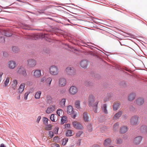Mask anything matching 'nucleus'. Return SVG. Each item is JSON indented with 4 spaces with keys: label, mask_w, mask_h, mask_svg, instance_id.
Masks as SVG:
<instances>
[{
    "label": "nucleus",
    "mask_w": 147,
    "mask_h": 147,
    "mask_svg": "<svg viewBox=\"0 0 147 147\" xmlns=\"http://www.w3.org/2000/svg\"><path fill=\"white\" fill-rule=\"evenodd\" d=\"M88 101V104L89 106L92 107L94 112L96 113L98 101L97 100L95 101V97L92 94L89 95Z\"/></svg>",
    "instance_id": "1"
},
{
    "label": "nucleus",
    "mask_w": 147,
    "mask_h": 147,
    "mask_svg": "<svg viewBox=\"0 0 147 147\" xmlns=\"http://www.w3.org/2000/svg\"><path fill=\"white\" fill-rule=\"evenodd\" d=\"M16 72L20 75H22L24 77H27V76L26 70L23 66H20L18 67L16 69Z\"/></svg>",
    "instance_id": "2"
},
{
    "label": "nucleus",
    "mask_w": 147,
    "mask_h": 147,
    "mask_svg": "<svg viewBox=\"0 0 147 147\" xmlns=\"http://www.w3.org/2000/svg\"><path fill=\"white\" fill-rule=\"evenodd\" d=\"M49 73L52 75H57L59 73V69L57 66L55 65L50 66L49 68Z\"/></svg>",
    "instance_id": "3"
},
{
    "label": "nucleus",
    "mask_w": 147,
    "mask_h": 147,
    "mask_svg": "<svg viewBox=\"0 0 147 147\" xmlns=\"http://www.w3.org/2000/svg\"><path fill=\"white\" fill-rule=\"evenodd\" d=\"M138 117L137 116H134L132 117L130 120V124L132 125H136L138 123Z\"/></svg>",
    "instance_id": "4"
},
{
    "label": "nucleus",
    "mask_w": 147,
    "mask_h": 147,
    "mask_svg": "<svg viewBox=\"0 0 147 147\" xmlns=\"http://www.w3.org/2000/svg\"><path fill=\"white\" fill-rule=\"evenodd\" d=\"M72 125L73 127L76 129L82 130L84 129V127L80 122L74 121L72 123Z\"/></svg>",
    "instance_id": "5"
},
{
    "label": "nucleus",
    "mask_w": 147,
    "mask_h": 147,
    "mask_svg": "<svg viewBox=\"0 0 147 147\" xmlns=\"http://www.w3.org/2000/svg\"><path fill=\"white\" fill-rule=\"evenodd\" d=\"M27 65L30 67H35L36 64V61L33 59H29L27 61Z\"/></svg>",
    "instance_id": "6"
},
{
    "label": "nucleus",
    "mask_w": 147,
    "mask_h": 147,
    "mask_svg": "<svg viewBox=\"0 0 147 147\" xmlns=\"http://www.w3.org/2000/svg\"><path fill=\"white\" fill-rule=\"evenodd\" d=\"M17 65L15 61L13 60H10L7 63V66L10 69H14L16 66Z\"/></svg>",
    "instance_id": "7"
},
{
    "label": "nucleus",
    "mask_w": 147,
    "mask_h": 147,
    "mask_svg": "<svg viewBox=\"0 0 147 147\" xmlns=\"http://www.w3.org/2000/svg\"><path fill=\"white\" fill-rule=\"evenodd\" d=\"M144 98L142 97H139L136 99L134 102L138 106H141L143 105L144 103Z\"/></svg>",
    "instance_id": "8"
},
{
    "label": "nucleus",
    "mask_w": 147,
    "mask_h": 147,
    "mask_svg": "<svg viewBox=\"0 0 147 147\" xmlns=\"http://www.w3.org/2000/svg\"><path fill=\"white\" fill-rule=\"evenodd\" d=\"M65 71L67 74L70 75H74L75 74V71L73 67H67Z\"/></svg>",
    "instance_id": "9"
},
{
    "label": "nucleus",
    "mask_w": 147,
    "mask_h": 147,
    "mask_svg": "<svg viewBox=\"0 0 147 147\" xmlns=\"http://www.w3.org/2000/svg\"><path fill=\"white\" fill-rule=\"evenodd\" d=\"M33 76L36 78H38L41 76V71L40 69H36L33 71Z\"/></svg>",
    "instance_id": "10"
},
{
    "label": "nucleus",
    "mask_w": 147,
    "mask_h": 147,
    "mask_svg": "<svg viewBox=\"0 0 147 147\" xmlns=\"http://www.w3.org/2000/svg\"><path fill=\"white\" fill-rule=\"evenodd\" d=\"M77 88L74 86H71L69 90V93L71 95L76 94L77 92Z\"/></svg>",
    "instance_id": "11"
},
{
    "label": "nucleus",
    "mask_w": 147,
    "mask_h": 147,
    "mask_svg": "<svg viewBox=\"0 0 147 147\" xmlns=\"http://www.w3.org/2000/svg\"><path fill=\"white\" fill-rule=\"evenodd\" d=\"M66 83V79L64 78H61L59 80V85L60 86L63 87L65 85Z\"/></svg>",
    "instance_id": "12"
},
{
    "label": "nucleus",
    "mask_w": 147,
    "mask_h": 147,
    "mask_svg": "<svg viewBox=\"0 0 147 147\" xmlns=\"http://www.w3.org/2000/svg\"><path fill=\"white\" fill-rule=\"evenodd\" d=\"M142 138L141 136H138L136 137L134 140V143L135 144H140L142 140Z\"/></svg>",
    "instance_id": "13"
},
{
    "label": "nucleus",
    "mask_w": 147,
    "mask_h": 147,
    "mask_svg": "<svg viewBox=\"0 0 147 147\" xmlns=\"http://www.w3.org/2000/svg\"><path fill=\"white\" fill-rule=\"evenodd\" d=\"M55 108V105L50 106L47 108L46 111V112L47 113H50L54 111Z\"/></svg>",
    "instance_id": "14"
},
{
    "label": "nucleus",
    "mask_w": 147,
    "mask_h": 147,
    "mask_svg": "<svg viewBox=\"0 0 147 147\" xmlns=\"http://www.w3.org/2000/svg\"><path fill=\"white\" fill-rule=\"evenodd\" d=\"M88 63L89 62L87 61L83 60L80 62V65L82 68H85L87 67Z\"/></svg>",
    "instance_id": "15"
},
{
    "label": "nucleus",
    "mask_w": 147,
    "mask_h": 147,
    "mask_svg": "<svg viewBox=\"0 0 147 147\" xmlns=\"http://www.w3.org/2000/svg\"><path fill=\"white\" fill-rule=\"evenodd\" d=\"M74 109L71 105H69L67 107V112L69 115H72L74 114Z\"/></svg>",
    "instance_id": "16"
},
{
    "label": "nucleus",
    "mask_w": 147,
    "mask_h": 147,
    "mask_svg": "<svg viewBox=\"0 0 147 147\" xmlns=\"http://www.w3.org/2000/svg\"><path fill=\"white\" fill-rule=\"evenodd\" d=\"M136 95L134 93H131L129 94L128 97V100L129 101H132L135 98Z\"/></svg>",
    "instance_id": "17"
},
{
    "label": "nucleus",
    "mask_w": 147,
    "mask_h": 147,
    "mask_svg": "<svg viewBox=\"0 0 147 147\" xmlns=\"http://www.w3.org/2000/svg\"><path fill=\"white\" fill-rule=\"evenodd\" d=\"M120 105V103L119 102H115L113 103V109L114 111L117 110Z\"/></svg>",
    "instance_id": "18"
},
{
    "label": "nucleus",
    "mask_w": 147,
    "mask_h": 147,
    "mask_svg": "<svg viewBox=\"0 0 147 147\" xmlns=\"http://www.w3.org/2000/svg\"><path fill=\"white\" fill-rule=\"evenodd\" d=\"M128 128L125 126H122L120 129V131L121 134L125 133L128 130Z\"/></svg>",
    "instance_id": "19"
},
{
    "label": "nucleus",
    "mask_w": 147,
    "mask_h": 147,
    "mask_svg": "<svg viewBox=\"0 0 147 147\" xmlns=\"http://www.w3.org/2000/svg\"><path fill=\"white\" fill-rule=\"evenodd\" d=\"M17 80H13L11 83V86L12 88L14 90L17 87Z\"/></svg>",
    "instance_id": "20"
},
{
    "label": "nucleus",
    "mask_w": 147,
    "mask_h": 147,
    "mask_svg": "<svg viewBox=\"0 0 147 147\" xmlns=\"http://www.w3.org/2000/svg\"><path fill=\"white\" fill-rule=\"evenodd\" d=\"M83 119L85 122H88L89 121L88 114L86 112H84L83 113Z\"/></svg>",
    "instance_id": "21"
},
{
    "label": "nucleus",
    "mask_w": 147,
    "mask_h": 147,
    "mask_svg": "<svg viewBox=\"0 0 147 147\" xmlns=\"http://www.w3.org/2000/svg\"><path fill=\"white\" fill-rule=\"evenodd\" d=\"M111 94H108L106 95L104 98L103 100L104 102H106L107 101H109L111 100Z\"/></svg>",
    "instance_id": "22"
},
{
    "label": "nucleus",
    "mask_w": 147,
    "mask_h": 147,
    "mask_svg": "<svg viewBox=\"0 0 147 147\" xmlns=\"http://www.w3.org/2000/svg\"><path fill=\"white\" fill-rule=\"evenodd\" d=\"M75 107L78 109H81L80 107V101L79 100H76L74 103Z\"/></svg>",
    "instance_id": "23"
},
{
    "label": "nucleus",
    "mask_w": 147,
    "mask_h": 147,
    "mask_svg": "<svg viewBox=\"0 0 147 147\" xmlns=\"http://www.w3.org/2000/svg\"><path fill=\"white\" fill-rule=\"evenodd\" d=\"M140 130L142 132L147 133V127L145 125H143L140 127Z\"/></svg>",
    "instance_id": "24"
},
{
    "label": "nucleus",
    "mask_w": 147,
    "mask_h": 147,
    "mask_svg": "<svg viewBox=\"0 0 147 147\" xmlns=\"http://www.w3.org/2000/svg\"><path fill=\"white\" fill-rule=\"evenodd\" d=\"M122 114V112L121 111H119L115 114L113 119H117L119 118Z\"/></svg>",
    "instance_id": "25"
},
{
    "label": "nucleus",
    "mask_w": 147,
    "mask_h": 147,
    "mask_svg": "<svg viewBox=\"0 0 147 147\" xmlns=\"http://www.w3.org/2000/svg\"><path fill=\"white\" fill-rule=\"evenodd\" d=\"M52 80V78L51 77L48 78L46 80V83L47 86L50 87V86L51 82Z\"/></svg>",
    "instance_id": "26"
},
{
    "label": "nucleus",
    "mask_w": 147,
    "mask_h": 147,
    "mask_svg": "<svg viewBox=\"0 0 147 147\" xmlns=\"http://www.w3.org/2000/svg\"><path fill=\"white\" fill-rule=\"evenodd\" d=\"M25 86V84L24 83L22 84L19 88L18 90L20 93H21L24 90Z\"/></svg>",
    "instance_id": "27"
},
{
    "label": "nucleus",
    "mask_w": 147,
    "mask_h": 147,
    "mask_svg": "<svg viewBox=\"0 0 147 147\" xmlns=\"http://www.w3.org/2000/svg\"><path fill=\"white\" fill-rule=\"evenodd\" d=\"M25 38L26 39L36 40L37 38V37L36 36L33 35H28L26 36Z\"/></svg>",
    "instance_id": "28"
},
{
    "label": "nucleus",
    "mask_w": 147,
    "mask_h": 147,
    "mask_svg": "<svg viewBox=\"0 0 147 147\" xmlns=\"http://www.w3.org/2000/svg\"><path fill=\"white\" fill-rule=\"evenodd\" d=\"M65 102L66 99L65 98H63L59 102V105L61 107H63L65 106Z\"/></svg>",
    "instance_id": "29"
},
{
    "label": "nucleus",
    "mask_w": 147,
    "mask_h": 147,
    "mask_svg": "<svg viewBox=\"0 0 147 147\" xmlns=\"http://www.w3.org/2000/svg\"><path fill=\"white\" fill-rule=\"evenodd\" d=\"M111 142V139L109 138L107 139L104 141L103 144L105 146H107L110 144Z\"/></svg>",
    "instance_id": "30"
},
{
    "label": "nucleus",
    "mask_w": 147,
    "mask_h": 147,
    "mask_svg": "<svg viewBox=\"0 0 147 147\" xmlns=\"http://www.w3.org/2000/svg\"><path fill=\"white\" fill-rule=\"evenodd\" d=\"M45 100L47 103H50L52 102V98L51 96L48 95L46 97Z\"/></svg>",
    "instance_id": "31"
},
{
    "label": "nucleus",
    "mask_w": 147,
    "mask_h": 147,
    "mask_svg": "<svg viewBox=\"0 0 147 147\" xmlns=\"http://www.w3.org/2000/svg\"><path fill=\"white\" fill-rule=\"evenodd\" d=\"M41 94V92L40 91H37L35 95V97L36 99H38L40 98Z\"/></svg>",
    "instance_id": "32"
},
{
    "label": "nucleus",
    "mask_w": 147,
    "mask_h": 147,
    "mask_svg": "<svg viewBox=\"0 0 147 147\" xmlns=\"http://www.w3.org/2000/svg\"><path fill=\"white\" fill-rule=\"evenodd\" d=\"M73 135L72 130H68L67 131L66 133V135L67 136H71Z\"/></svg>",
    "instance_id": "33"
},
{
    "label": "nucleus",
    "mask_w": 147,
    "mask_h": 147,
    "mask_svg": "<svg viewBox=\"0 0 147 147\" xmlns=\"http://www.w3.org/2000/svg\"><path fill=\"white\" fill-rule=\"evenodd\" d=\"M10 78L9 77H7L5 80H4V86L6 87L9 84V81Z\"/></svg>",
    "instance_id": "34"
},
{
    "label": "nucleus",
    "mask_w": 147,
    "mask_h": 147,
    "mask_svg": "<svg viewBox=\"0 0 147 147\" xmlns=\"http://www.w3.org/2000/svg\"><path fill=\"white\" fill-rule=\"evenodd\" d=\"M107 109V106L106 104H104L102 107V109L104 112L105 114H107L108 113Z\"/></svg>",
    "instance_id": "35"
},
{
    "label": "nucleus",
    "mask_w": 147,
    "mask_h": 147,
    "mask_svg": "<svg viewBox=\"0 0 147 147\" xmlns=\"http://www.w3.org/2000/svg\"><path fill=\"white\" fill-rule=\"evenodd\" d=\"M67 120V118L66 116H64L61 119V123L63 124L64 123L66 122Z\"/></svg>",
    "instance_id": "36"
},
{
    "label": "nucleus",
    "mask_w": 147,
    "mask_h": 147,
    "mask_svg": "<svg viewBox=\"0 0 147 147\" xmlns=\"http://www.w3.org/2000/svg\"><path fill=\"white\" fill-rule=\"evenodd\" d=\"M52 126L51 124L47 125L45 127V129L47 130H50L52 129Z\"/></svg>",
    "instance_id": "37"
},
{
    "label": "nucleus",
    "mask_w": 147,
    "mask_h": 147,
    "mask_svg": "<svg viewBox=\"0 0 147 147\" xmlns=\"http://www.w3.org/2000/svg\"><path fill=\"white\" fill-rule=\"evenodd\" d=\"M57 114L59 116H61V115L63 113V111L61 109L58 110L57 112Z\"/></svg>",
    "instance_id": "38"
},
{
    "label": "nucleus",
    "mask_w": 147,
    "mask_h": 147,
    "mask_svg": "<svg viewBox=\"0 0 147 147\" xmlns=\"http://www.w3.org/2000/svg\"><path fill=\"white\" fill-rule=\"evenodd\" d=\"M119 123H115L113 125V129L114 131H116L118 128L119 127Z\"/></svg>",
    "instance_id": "39"
},
{
    "label": "nucleus",
    "mask_w": 147,
    "mask_h": 147,
    "mask_svg": "<svg viewBox=\"0 0 147 147\" xmlns=\"http://www.w3.org/2000/svg\"><path fill=\"white\" fill-rule=\"evenodd\" d=\"M68 138H67L63 139L62 143V145H65L68 141Z\"/></svg>",
    "instance_id": "40"
},
{
    "label": "nucleus",
    "mask_w": 147,
    "mask_h": 147,
    "mask_svg": "<svg viewBox=\"0 0 147 147\" xmlns=\"http://www.w3.org/2000/svg\"><path fill=\"white\" fill-rule=\"evenodd\" d=\"M55 115L52 114L50 117V119L53 122H55Z\"/></svg>",
    "instance_id": "41"
},
{
    "label": "nucleus",
    "mask_w": 147,
    "mask_h": 147,
    "mask_svg": "<svg viewBox=\"0 0 147 147\" xmlns=\"http://www.w3.org/2000/svg\"><path fill=\"white\" fill-rule=\"evenodd\" d=\"M83 132L82 131H78L76 134V136L77 137H80L81 135L82 134Z\"/></svg>",
    "instance_id": "42"
},
{
    "label": "nucleus",
    "mask_w": 147,
    "mask_h": 147,
    "mask_svg": "<svg viewBox=\"0 0 147 147\" xmlns=\"http://www.w3.org/2000/svg\"><path fill=\"white\" fill-rule=\"evenodd\" d=\"M5 36H6L9 37L11 36L12 35V34L10 32L6 31L5 33Z\"/></svg>",
    "instance_id": "43"
},
{
    "label": "nucleus",
    "mask_w": 147,
    "mask_h": 147,
    "mask_svg": "<svg viewBox=\"0 0 147 147\" xmlns=\"http://www.w3.org/2000/svg\"><path fill=\"white\" fill-rule=\"evenodd\" d=\"M43 123L44 124L46 125L48 123V120L47 118L44 117L43 118Z\"/></svg>",
    "instance_id": "44"
},
{
    "label": "nucleus",
    "mask_w": 147,
    "mask_h": 147,
    "mask_svg": "<svg viewBox=\"0 0 147 147\" xmlns=\"http://www.w3.org/2000/svg\"><path fill=\"white\" fill-rule=\"evenodd\" d=\"M5 42V39L3 36L0 37V42L3 43Z\"/></svg>",
    "instance_id": "45"
},
{
    "label": "nucleus",
    "mask_w": 147,
    "mask_h": 147,
    "mask_svg": "<svg viewBox=\"0 0 147 147\" xmlns=\"http://www.w3.org/2000/svg\"><path fill=\"white\" fill-rule=\"evenodd\" d=\"M46 78L45 77H42L40 79V81L41 82L44 83L45 81H46Z\"/></svg>",
    "instance_id": "46"
},
{
    "label": "nucleus",
    "mask_w": 147,
    "mask_h": 147,
    "mask_svg": "<svg viewBox=\"0 0 147 147\" xmlns=\"http://www.w3.org/2000/svg\"><path fill=\"white\" fill-rule=\"evenodd\" d=\"M49 134L50 135V138H52L54 136L53 133L51 131H49Z\"/></svg>",
    "instance_id": "47"
},
{
    "label": "nucleus",
    "mask_w": 147,
    "mask_h": 147,
    "mask_svg": "<svg viewBox=\"0 0 147 147\" xmlns=\"http://www.w3.org/2000/svg\"><path fill=\"white\" fill-rule=\"evenodd\" d=\"M123 142V140L121 139H118L117 140V144H121Z\"/></svg>",
    "instance_id": "48"
},
{
    "label": "nucleus",
    "mask_w": 147,
    "mask_h": 147,
    "mask_svg": "<svg viewBox=\"0 0 147 147\" xmlns=\"http://www.w3.org/2000/svg\"><path fill=\"white\" fill-rule=\"evenodd\" d=\"M70 125L69 124H67L65 125V127L67 128H70Z\"/></svg>",
    "instance_id": "49"
},
{
    "label": "nucleus",
    "mask_w": 147,
    "mask_h": 147,
    "mask_svg": "<svg viewBox=\"0 0 147 147\" xmlns=\"http://www.w3.org/2000/svg\"><path fill=\"white\" fill-rule=\"evenodd\" d=\"M29 94V93H28V92L26 93H25V95H24V99L25 100H26L27 99L28 96Z\"/></svg>",
    "instance_id": "50"
},
{
    "label": "nucleus",
    "mask_w": 147,
    "mask_h": 147,
    "mask_svg": "<svg viewBox=\"0 0 147 147\" xmlns=\"http://www.w3.org/2000/svg\"><path fill=\"white\" fill-rule=\"evenodd\" d=\"M40 119H41V117L40 116H38V118H37V119H36V121L38 123H39V121Z\"/></svg>",
    "instance_id": "51"
},
{
    "label": "nucleus",
    "mask_w": 147,
    "mask_h": 147,
    "mask_svg": "<svg viewBox=\"0 0 147 147\" xmlns=\"http://www.w3.org/2000/svg\"><path fill=\"white\" fill-rule=\"evenodd\" d=\"M58 128H55L54 129V131L55 134H57L58 133Z\"/></svg>",
    "instance_id": "52"
},
{
    "label": "nucleus",
    "mask_w": 147,
    "mask_h": 147,
    "mask_svg": "<svg viewBox=\"0 0 147 147\" xmlns=\"http://www.w3.org/2000/svg\"><path fill=\"white\" fill-rule=\"evenodd\" d=\"M74 114L73 115V117H72L73 118H74L75 119L76 117V114L74 113V114Z\"/></svg>",
    "instance_id": "53"
},
{
    "label": "nucleus",
    "mask_w": 147,
    "mask_h": 147,
    "mask_svg": "<svg viewBox=\"0 0 147 147\" xmlns=\"http://www.w3.org/2000/svg\"><path fill=\"white\" fill-rule=\"evenodd\" d=\"M0 147H6L3 144H1L0 145Z\"/></svg>",
    "instance_id": "54"
},
{
    "label": "nucleus",
    "mask_w": 147,
    "mask_h": 147,
    "mask_svg": "<svg viewBox=\"0 0 147 147\" xmlns=\"http://www.w3.org/2000/svg\"><path fill=\"white\" fill-rule=\"evenodd\" d=\"M55 146L57 147H60V146L59 144H55Z\"/></svg>",
    "instance_id": "55"
},
{
    "label": "nucleus",
    "mask_w": 147,
    "mask_h": 147,
    "mask_svg": "<svg viewBox=\"0 0 147 147\" xmlns=\"http://www.w3.org/2000/svg\"><path fill=\"white\" fill-rule=\"evenodd\" d=\"M17 98L18 100H20V95H19L18 96H17Z\"/></svg>",
    "instance_id": "56"
},
{
    "label": "nucleus",
    "mask_w": 147,
    "mask_h": 147,
    "mask_svg": "<svg viewBox=\"0 0 147 147\" xmlns=\"http://www.w3.org/2000/svg\"><path fill=\"white\" fill-rule=\"evenodd\" d=\"M46 35H47V34H45L44 35H42V37H44V38H45V37H46Z\"/></svg>",
    "instance_id": "57"
},
{
    "label": "nucleus",
    "mask_w": 147,
    "mask_h": 147,
    "mask_svg": "<svg viewBox=\"0 0 147 147\" xmlns=\"http://www.w3.org/2000/svg\"><path fill=\"white\" fill-rule=\"evenodd\" d=\"M125 68V70L127 71L128 70H127V68Z\"/></svg>",
    "instance_id": "58"
},
{
    "label": "nucleus",
    "mask_w": 147,
    "mask_h": 147,
    "mask_svg": "<svg viewBox=\"0 0 147 147\" xmlns=\"http://www.w3.org/2000/svg\"><path fill=\"white\" fill-rule=\"evenodd\" d=\"M19 2H20V0H17Z\"/></svg>",
    "instance_id": "59"
},
{
    "label": "nucleus",
    "mask_w": 147,
    "mask_h": 147,
    "mask_svg": "<svg viewBox=\"0 0 147 147\" xmlns=\"http://www.w3.org/2000/svg\"><path fill=\"white\" fill-rule=\"evenodd\" d=\"M109 147H113V146H110Z\"/></svg>",
    "instance_id": "60"
}]
</instances>
